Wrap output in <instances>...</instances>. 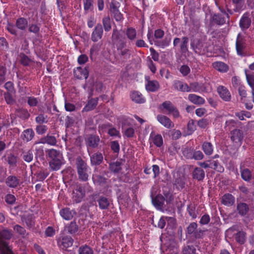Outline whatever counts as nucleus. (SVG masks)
<instances>
[{
    "mask_svg": "<svg viewBox=\"0 0 254 254\" xmlns=\"http://www.w3.org/2000/svg\"><path fill=\"white\" fill-rule=\"evenodd\" d=\"M50 158L49 166L54 171L59 170L64 164V159L62 153L55 149H50L46 151Z\"/></svg>",
    "mask_w": 254,
    "mask_h": 254,
    "instance_id": "nucleus-1",
    "label": "nucleus"
},
{
    "mask_svg": "<svg viewBox=\"0 0 254 254\" xmlns=\"http://www.w3.org/2000/svg\"><path fill=\"white\" fill-rule=\"evenodd\" d=\"M75 165L78 179L82 182L87 181L90 172L86 162L80 156H78L75 159Z\"/></svg>",
    "mask_w": 254,
    "mask_h": 254,
    "instance_id": "nucleus-2",
    "label": "nucleus"
},
{
    "mask_svg": "<svg viewBox=\"0 0 254 254\" xmlns=\"http://www.w3.org/2000/svg\"><path fill=\"white\" fill-rule=\"evenodd\" d=\"M247 45L245 37L241 34H239L236 41V50L238 55L241 57L248 56Z\"/></svg>",
    "mask_w": 254,
    "mask_h": 254,
    "instance_id": "nucleus-3",
    "label": "nucleus"
},
{
    "mask_svg": "<svg viewBox=\"0 0 254 254\" xmlns=\"http://www.w3.org/2000/svg\"><path fill=\"white\" fill-rule=\"evenodd\" d=\"M112 41L116 47L122 45H126L127 40L125 35V32L114 29L112 35Z\"/></svg>",
    "mask_w": 254,
    "mask_h": 254,
    "instance_id": "nucleus-4",
    "label": "nucleus"
},
{
    "mask_svg": "<svg viewBox=\"0 0 254 254\" xmlns=\"http://www.w3.org/2000/svg\"><path fill=\"white\" fill-rule=\"evenodd\" d=\"M190 47L195 53L199 55H204L207 51L206 43L200 39L192 40Z\"/></svg>",
    "mask_w": 254,
    "mask_h": 254,
    "instance_id": "nucleus-5",
    "label": "nucleus"
},
{
    "mask_svg": "<svg viewBox=\"0 0 254 254\" xmlns=\"http://www.w3.org/2000/svg\"><path fill=\"white\" fill-rule=\"evenodd\" d=\"M159 108L166 114L170 115L172 114L174 118H178L179 116V112L177 108L172 104L170 101H166L162 103Z\"/></svg>",
    "mask_w": 254,
    "mask_h": 254,
    "instance_id": "nucleus-6",
    "label": "nucleus"
},
{
    "mask_svg": "<svg viewBox=\"0 0 254 254\" xmlns=\"http://www.w3.org/2000/svg\"><path fill=\"white\" fill-rule=\"evenodd\" d=\"M88 152L90 156V164L92 166H97L102 163L104 160L103 154L97 151L91 153L89 148L88 149Z\"/></svg>",
    "mask_w": 254,
    "mask_h": 254,
    "instance_id": "nucleus-7",
    "label": "nucleus"
},
{
    "mask_svg": "<svg viewBox=\"0 0 254 254\" xmlns=\"http://www.w3.org/2000/svg\"><path fill=\"white\" fill-rule=\"evenodd\" d=\"M108 173L107 171H104L100 174H93L92 180L95 185L101 187L104 186L107 183L108 179L105 177Z\"/></svg>",
    "mask_w": 254,
    "mask_h": 254,
    "instance_id": "nucleus-8",
    "label": "nucleus"
},
{
    "mask_svg": "<svg viewBox=\"0 0 254 254\" xmlns=\"http://www.w3.org/2000/svg\"><path fill=\"white\" fill-rule=\"evenodd\" d=\"M152 202L157 209L164 211L165 208V197L162 194H157L154 197L152 196Z\"/></svg>",
    "mask_w": 254,
    "mask_h": 254,
    "instance_id": "nucleus-9",
    "label": "nucleus"
},
{
    "mask_svg": "<svg viewBox=\"0 0 254 254\" xmlns=\"http://www.w3.org/2000/svg\"><path fill=\"white\" fill-rule=\"evenodd\" d=\"M103 29L100 23H98L94 28L91 34V39L94 42H96L102 38Z\"/></svg>",
    "mask_w": 254,
    "mask_h": 254,
    "instance_id": "nucleus-10",
    "label": "nucleus"
},
{
    "mask_svg": "<svg viewBox=\"0 0 254 254\" xmlns=\"http://www.w3.org/2000/svg\"><path fill=\"white\" fill-rule=\"evenodd\" d=\"M85 195V191L81 185H77L73 191V198L76 203L80 202Z\"/></svg>",
    "mask_w": 254,
    "mask_h": 254,
    "instance_id": "nucleus-11",
    "label": "nucleus"
},
{
    "mask_svg": "<svg viewBox=\"0 0 254 254\" xmlns=\"http://www.w3.org/2000/svg\"><path fill=\"white\" fill-rule=\"evenodd\" d=\"M252 23L250 14L245 13L240 19L239 25L242 31L248 29L251 26Z\"/></svg>",
    "mask_w": 254,
    "mask_h": 254,
    "instance_id": "nucleus-12",
    "label": "nucleus"
},
{
    "mask_svg": "<svg viewBox=\"0 0 254 254\" xmlns=\"http://www.w3.org/2000/svg\"><path fill=\"white\" fill-rule=\"evenodd\" d=\"M100 139L98 135L95 134L89 135L85 140L87 147L95 148L98 146ZM89 148H88V149Z\"/></svg>",
    "mask_w": 254,
    "mask_h": 254,
    "instance_id": "nucleus-13",
    "label": "nucleus"
},
{
    "mask_svg": "<svg viewBox=\"0 0 254 254\" xmlns=\"http://www.w3.org/2000/svg\"><path fill=\"white\" fill-rule=\"evenodd\" d=\"M60 215L65 220H71L76 214L74 209H70L68 207L62 208L60 211Z\"/></svg>",
    "mask_w": 254,
    "mask_h": 254,
    "instance_id": "nucleus-14",
    "label": "nucleus"
},
{
    "mask_svg": "<svg viewBox=\"0 0 254 254\" xmlns=\"http://www.w3.org/2000/svg\"><path fill=\"white\" fill-rule=\"evenodd\" d=\"M157 120L161 125L167 128H172L174 126V124L171 120L165 115H157Z\"/></svg>",
    "mask_w": 254,
    "mask_h": 254,
    "instance_id": "nucleus-15",
    "label": "nucleus"
},
{
    "mask_svg": "<svg viewBox=\"0 0 254 254\" xmlns=\"http://www.w3.org/2000/svg\"><path fill=\"white\" fill-rule=\"evenodd\" d=\"M74 75L78 79H87L89 75L87 67L82 68L81 67H77L74 70Z\"/></svg>",
    "mask_w": 254,
    "mask_h": 254,
    "instance_id": "nucleus-16",
    "label": "nucleus"
},
{
    "mask_svg": "<svg viewBox=\"0 0 254 254\" xmlns=\"http://www.w3.org/2000/svg\"><path fill=\"white\" fill-rule=\"evenodd\" d=\"M57 140L55 136L48 134L46 136L40 138L36 143L48 144L51 146L56 145Z\"/></svg>",
    "mask_w": 254,
    "mask_h": 254,
    "instance_id": "nucleus-17",
    "label": "nucleus"
},
{
    "mask_svg": "<svg viewBox=\"0 0 254 254\" xmlns=\"http://www.w3.org/2000/svg\"><path fill=\"white\" fill-rule=\"evenodd\" d=\"M5 184L11 188H15L20 185V180L16 176L10 175L5 180Z\"/></svg>",
    "mask_w": 254,
    "mask_h": 254,
    "instance_id": "nucleus-18",
    "label": "nucleus"
},
{
    "mask_svg": "<svg viewBox=\"0 0 254 254\" xmlns=\"http://www.w3.org/2000/svg\"><path fill=\"white\" fill-rule=\"evenodd\" d=\"M205 172L202 168L195 167L192 172V177L193 179L201 181L205 177Z\"/></svg>",
    "mask_w": 254,
    "mask_h": 254,
    "instance_id": "nucleus-19",
    "label": "nucleus"
},
{
    "mask_svg": "<svg viewBox=\"0 0 254 254\" xmlns=\"http://www.w3.org/2000/svg\"><path fill=\"white\" fill-rule=\"evenodd\" d=\"M217 91L220 97L225 101L231 100V94L228 90L223 86H219L217 88Z\"/></svg>",
    "mask_w": 254,
    "mask_h": 254,
    "instance_id": "nucleus-20",
    "label": "nucleus"
},
{
    "mask_svg": "<svg viewBox=\"0 0 254 254\" xmlns=\"http://www.w3.org/2000/svg\"><path fill=\"white\" fill-rule=\"evenodd\" d=\"M210 22L219 25H222L226 22V18L221 13H215L212 15Z\"/></svg>",
    "mask_w": 254,
    "mask_h": 254,
    "instance_id": "nucleus-21",
    "label": "nucleus"
},
{
    "mask_svg": "<svg viewBox=\"0 0 254 254\" xmlns=\"http://www.w3.org/2000/svg\"><path fill=\"white\" fill-rule=\"evenodd\" d=\"M235 201V197L230 193H226L221 198V203L227 206H232Z\"/></svg>",
    "mask_w": 254,
    "mask_h": 254,
    "instance_id": "nucleus-22",
    "label": "nucleus"
},
{
    "mask_svg": "<svg viewBox=\"0 0 254 254\" xmlns=\"http://www.w3.org/2000/svg\"><path fill=\"white\" fill-rule=\"evenodd\" d=\"M126 46L127 45L116 47L119 55L124 59H129L130 56V51Z\"/></svg>",
    "mask_w": 254,
    "mask_h": 254,
    "instance_id": "nucleus-23",
    "label": "nucleus"
},
{
    "mask_svg": "<svg viewBox=\"0 0 254 254\" xmlns=\"http://www.w3.org/2000/svg\"><path fill=\"white\" fill-rule=\"evenodd\" d=\"M231 138L235 142H240L243 138V131L239 129H234L231 131Z\"/></svg>",
    "mask_w": 254,
    "mask_h": 254,
    "instance_id": "nucleus-24",
    "label": "nucleus"
},
{
    "mask_svg": "<svg viewBox=\"0 0 254 254\" xmlns=\"http://www.w3.org/2000/svg\"><path fill=\"white\" fill-rule=\"evenodd\" d=\"M173 185L178 190L185 188L186 185V178L184 176H177L173 181Z\"/></svg>",
    "mask_w": 254,
    "mask_h": 254,
    "instance_id": "nucleus-25",
    "label": "nucleus"
},
{
    "mask_svg": "<svg viewBox=\"0 0 254 254\" xmlns=\"http://www.w3.org/2000/svg\"><path fill=\"white\" fill-rule=\"evenodd\" d=\"M237 211L240 215L245 216L249 211V205L245 202H238L237 205Z\"/></svg>",
    "mask_w": 254,
    "mask_h": 254,
    "instance_id": "nucleus-26",
    "label": "nucleus"
},
{
    "mask_svg": "<svg viewBox=\"0 0 254 254\" xmlns=\"http://www.w3.org/2000/svg\"><path fill=\"white\" fill-rule=\"evenodd\" d=\"M241 176L243 180L249 182L253 178V175L251 171L248 168H243L240 166Z\"/></svg>",
    "mask_w": 254,
    "mask_h": 254,
    "instance_id": "nucleus-27",
    "label": "nucleus"
},
{
    "mask_svg": "<svg viewBox=\"0 0 254 254\" xmlns=\"http://www.w3.org/2000/svg\"><path fill=\"white\" fill-rule=\"evenodd\" d=\"M123 163L122 161H117L115 162L110 163L109 166V170L115 174L119 173L122 169V166Z\"/></svg>",
    "mask_w": 254,
    "mask_h": 254,
    "instance_id": "nucleus-28",
    "label": "nucleus"
},
{
    "mask_svg": "<svg viewBox=\"0 0 254 254\" xmlns=\"http://www.w3.org/2000/svg\"><path fill=\"white\" fill-rule=\"evenodd\" d=\"M35 136V133L32 128L24 130L21 135V138L27 142L31 140Z\"/></svg>",
    "mask_w": 254,
    "mask_h": 254,
    "instance_id": "nucleus-29",
    "label": "nucleus"
},
{
    "mask_svg": "<svg viewBox=\"0 0 254 254\" xmlns=\"http://www.w3.org/2000/svg\"><path fill=\"white\" fill-rule=\"evenodd\" d=\"M188 99L195 105H200L205 103V100L202 97L194 94H189Z\"/></svg>",
    "mask_w": 254,
    "mask_h": 254,
    "instance_id": "nucleus-30",
    "label": "nucleus"
},
{
    "mask_svg": "<svg viewBox=\"0 0 254 254\" xmlns=\"http://www.w3.org/2000/svg\"><path fill=\"white\" fill-rule=\"evenodd\" d=\"M150 139L152 142L157 147H161L163 143V140L161 135L157 134H155L153 132L150 134Z\"/></svg>",
    "mask_w": 254,
    "mask_h": 254,
    "instance_id": "nucleus-31",
    "label": "nucleus"
},
{
    "mask_svg": "<svg viewBox=\"0 0 254 254\" xmlns=\"http://www.w3.org/2000/svg\"><path fill=\"white\" fill-rule=\"evenodd\" d=\"M174 88L182 92H190L189 86L185 83L180 81H176L174 85Z\"/></svg>",
    "mask_w": 254,
    "mask_h": 254,
    "instance_id": "nucleus-32",
    "label": "nucleus"
},
{
    "mask_svg": "<svg viewBox=\"0 0 254 254\" xmlns=\"http://www.w3.org/2000/svg\"><path fill=\"white\" fill-rule=\"evenodd\" d=\"M132 100L137 103H143L145 100L142 95L138 91H133L130 95Z\"/></svg>",
    "mask_w": 254,
    "mask_h": 254,
    "instance_id": "nucleus-33",
    "label": "nucleus"
},
{
    "mask_svg": "<svg viewBox=\"0 0 254 254\" xmlns=\"http://www.w3.org/2000/svg\"><path fill=\"white\" fill-rule=\"evenodd\" d=\"M145 86L147 90L155 92L159 89V84L156 80H148Z\"/></svg>",
    "mask_w": 254,
    "mask_h": 254,
    "instance_id": "nucleus-34",
    "label": "nucleus"
},
{
    "mask_svg": "<svg viewBox=\"0 0 254 254\" xmlns=\"http://www.w3.org/2000/svg\"><path fill=\"white\" fill-rule=\"evenodd\" d=\"M99 206L101 209H107L110 205V201L108 198L105 196H100L97 200Z\"/></svg>",
    "mask_w": 254,
    "mask_h": 254,
    "instance_id": "nucleus-35",
    "label": "nucleus"
},
{
    "mask_svg": "<svg viewBox=\"0 0 254 254\" xmlns=\"http://www.w3.org/2000/svg\"><path fill=\"white\" fill-rule=\"evenodd\" d=\"M98 103V98H92L89 100L83 109V111L88 112L95 108Z\"/></svg>",
    "mask_w": 254,
    "mask_h": 254,
    "instance_id": "nucleus-36",
    "label": "nucleus"
},
{
    "mask_svg": "<svg viewBox=\"0 0 254 254\" xmlns=\"http://www.w3.org/2000/svg\"><path fill=\"white\" fill-rule=\"evenodd\" d=\"M215 69L221 72H226L228 70V66L225 63L221 62H216L213 64Z\"/></svg>",
    "mask_w": 254,
    "mask_h": 254,
    "instance_id": "nucleus-37",
    "label": "nucleus"
},
{
    "mask_svg": "<svg viewBox=\"0 0 254 254\" xmlns=\"http://www.w3.org/2000/svg\"><path fill=\"white\" fill-rule=\"evenodd\" d=\"M15 115L24 120L28 119L30 117V114L27 110L23 108L16 109L15 111Z\"/></svg>",
    "mask_w": 254,
    "mask_h": 254,
    "instance_id": "nucleus-38",
    "label": "nucleus"
},
{
    "mask_svg": "<svg viewBox=\"0 0 254 254\" xmlns=\"http://www.w3.org/2000/svg\"><path fill=\"white\" fill-rule=\"evenodd\" d=\"M202 149L206 155H210L213 153V147L210 142L205 141L202 145Z\"/></svg>",
    "mask_w": 254,
    "mask_h": 254,
    "instance_id": "nucleus-39",
    "label": "nucleus"
},
{
    "mask_svg": "<svg viewBox=\"0 0 254 254\" xmlns=\"http://www.w3.org/2000/svg\"><path fill=\"white\" fill-rule=\"evenodd\" d=\"M73 241V239L70 236H64L62 240L61 246H63V249H66L72 245Z\"/></svg>",
    "mask_w": 254,
    "mask_h": 254,
    "instance_id": "nucleus-40",
    "label": "nucleus"
},
{
    "mask_svg": "<svg viewBox=\"0 0 254 254\" xmlns=\"http://www.w3.org/2000/svg\"><path fill=\"white\" fill-rule=\"evenodd\" d=\"M28 24V21L26 19L20 17L18 18L16 21V26L17 28L24 30L26 29Z\"/></svg>",
    "mask_w": 254,
    "mask_h": 254,
    "instance_id": "nucleus-41",
    "label": "nucleus"
},
{
    "mask_svg": "<svg viewBox=\"0 0 254 254\" xmlns=\"http://www.w3.org/2000/svg\"><path fill=\"white\" fill-rule=\"evenodd\" d=\"M112 22V20L109 16H105L103 18L102 23L105 31L108 32L111 29Z\"/></svg>",
    "mask_w": 254,
    "mask_h": 254,
    "instance_id": "nucleus-42",
    "label": "nucleus"
},
{
    "mask_svg": "<svg viewBox=\"0 0 254 254\" xmlns=\"http://www.w3.org/2000/svg\"><path fill=\"white\" fill-rule=\"evenodd\" d=\"M189 43V38L187 37H183L182 42L180 44V51L182 53L186 54L188 52V45Z\"/></svg>",
    "mask_w": 254,
    "mask_h": 254,
    "instance_id": "nucleus-43",
    "label": "nucleus"
},
{
    "mask_svg": "<svg viewBox=\"0 0 254 254\" xmlns=\"http://www.w3.org/2000/svg\"><path fill=\"white\" fill-rule=\"evenodd\" d=\"M193 148L191 147L186 146L182 148V153L184 156L188 159H191Z\"/></svg>",
    "mask_w": 254,
    "mask_h": 254,
    "instance_id": "nucleus-44",
    "label": "nucleus"
},
{
    "mask_svg": "<svg viewBox=\"0 0 254 254\" xmlns=\"http://www.w3.org/2000/svg\"><path fill=\"white\" fill-rule=\"evenodd\" d=\"M127 38L130 41L134 40L136 37V31L132 27H128L125 32Z\"/></svg>",
    "mask_w": 254,
    "mask_h": 254,
    "instance_id": "nucleus-45",
    "label": "nucleus"
},
{
    "mask_svg": "<svg viewBox=\"0 0 254 254\" xmlns=\"http://www.w3.org/2000/svg\"><path fill=\"white\" fill-rule=\"evenodd\" d=\"M182 254H196V249L193 245L184 246L182 249Z\"/></svg>",
    "mask_w": 254,
    "mask_h": 254,
    "instance_id": "nucleus-46",
    "label": "nucleus"
},
{
    "mask_svg": "<svg viewBox=\"0 0 254 254\" xmlns=\"http://www.w3.org/2000/svg\"><path fill=\"white\" fill-rule=\"evenodd\" d=\"M22 221L25 222L27 226L29 228H31L35 224L34 217L31 215L22 217Z\"/></svg>",
    "mask_w": 254,
    "mask_h": 254,
    "instance_id": "nucleus-47",
    "label": "nucleus"
},
{
    "mask_svg": "<svg viewBox=\"0 0 254 254\" xmlns=\"http://www.w3.org/2000/svg\"><path fill=\"white\" fill-rule=\"evenodd\" d=\"M3 96L7 104L9 105H12L15 103V100L13 98L12 94L10 92H4Z\"/></svg>",
    "mask_w": 254,
    "mask_h": 254,
    "instance_id": "nucleus-48",
    "label": "nucleus"
},
{
    "mask_svg": "<svg viewBox=\"0 0 254 254\" xmlns=\"http://www.w3.org/2000/svg\"><path fill=\"white\" fill-rule=\"evenodd\" d=\"M22 158L27 162H30L33 159V150H29L26 152H24L22 154Z\"/></svg>",
    "mask_w": 254,
    "mask_h": 254,
    "instance_id": "nucleus-49",
    "label": "nucleus"
},
{
    "mask_svg": "<svg viewBox=\"0 0 254 254\" xmlns=\"http://www.w3.org/2000/svg\"><path fill=\"white\" fill-rule=\"evenodd\" d=\"M6 68L5 65H0V85L6 80Z\"/></svg>",
    "mask_w": 254,
    "mask_h": 254,
    "instance_id": "nucleus-50",
    "label": "nucleus"
},
{
    "mask_svg": "<svg viewBox=\"0 0 254 254\" xmlns=\"http://www.w3.org/2000/svg\"><path fill=\"white\" fill-rule=\"evenodd\" d=\"M191 159H194L196 161L202 160L204 155L200 150H196L193 149Z\"/></svg>",
    "mask_w": 254,
    "mask_h": 254,
    "instance_id": "nucleus-51",
    "label": "nucleus"
},
{
    "mask_svg": "<svg viewBox=\"0 0 254 254\" xmlns=\"http://www.w3.org/2000/svg\"><path fill=\"white\" fill-rule=\"evenodd\" d=\"M12 234L11 231L7 229H4L0 232V237L2 239L10 240Z\"/></svg>",
    "mask_w": 254,
    "mask_h": 254,
    "instance_id": "nucleus-52",
    "label": "nucleus"
},
{
    "mask_svg": "<svg viewBox=\"0 0 254 254\" xmlns=\"http://www.w3.org/2000/svg\"><path fill=\"white\" fill-rule=\"evenodd\" d=\"M246 233L243 231L238 232L236 235V240L240 244H244L246 241Z\"/></svg>",
    "mask_w": 254,
    "mask_h": 254,
    "instance_id": "nucleus-53",
    "label": "nucleus"
},
{
    "mask_svg": "<svg viewBox=\"0 0 254 254\" xmlns=\"http://www.w3.org/2000/svg\"><path fill=\"white\" fill-rule=\"evenodd\" d=\"M246 78L249 85L252 88V96H254V75L246 73Z\"/></svg>",
    "mask_w": 254,
    "mask_h": 254,
    "instance_id": "nucleus-54",
    "label": "nucleus"
},
{
    "mask_svg": "<svg viewBox=\"0 0 254 254\" xmlns=\"http://www.w3.org/2000/svg\"><path fill=\"white\" fill-rule=\"evenodd\" d=\"M68 233L74 234L78 231V226L75 222H71L68 226L67 227V230Z\"/></svg>",
    "mask_w": 254,
    "mask_h": 254,
    "instance_id": "nucleus-55",
    "label": "nucleus"
},
{
    "mask_svg": "<svg viewBox=\"0 0 254 254\" xmlns=\"http://www.w3.org/2000/svg\"><path fill=\"white\" fill-rule=\"evenodd\" d=\"M20 60L21 64L24 66L29 65L31 62V60L24 54H20L19 55Z\"/></svg>",
    "mask_w": 254,
    "mask_h": 254,
    "instance_id": "nucleus-56",
    "label": "nucleus"
},
{
    "mask_svg": "<svg viewBox=\"0 0 254 254\" xmlns=\"http://www.w3.org/2000/svg\"><path fill=\"white\" fill-rule=\"evenodd\" d=\"M84 9L86 12L93 8V0H83Z\"/></svg>",
    "mask_w": 254,
    "mask_h": 254,
    "instance_id": "nucleus-57",
    "label": "nucleus"
},
{
    "mask_svg": "<svg viewBox=\"0 0 254 254\" xmlns=\"http://www.w3.org/2000/svg\"><path fill=\"white\" fill-rule=\"evenodd\" d=\"M49 174L47 172L44 171H39L37 172L35 175L36 177V181L43 182L48 176Z\"/></svg>",
    "mask_w": 254,
    "mask_h": 254,
    "instance_id": "nucleus-58",
    "label": "nucleus"
},
{
    "mask_svg": "<svg viewBox=\"0 0 254 254\" xmlns=\"http://www.w3.org/2000/svg\"><path fill=\"white\" fill-rule=\"evenodd\" d=\"M79 254H93L92 249L87 246L80 247L78 250Z\"/></svg>",
    "mask_w": 254,
    "mask_h": 254,
    "instance_id": "nucleus-59",
    "label": "nucleus"
},
{
    "mask_svg": "<svg viewBox=\"0 0 254 254\" xmlns=\"http://www.w3.org/2000/svg\"><path fill=\"white\" fill-rule=\"evenodd\" d=\"M163 194L167 203H171L173 201L174 196L171 192L169 191H164Z\"/></svg>",
    "mask_w": 254,
    "mask_h": 254,
    "instance_id": "nucleus-60",
    "label": "nucleus"
},
{
    "mask_svg": "<svg viewBox=\"0 0 254 254\" xmlns=\"http://www.w3.org/2000/svg\"><path fill=\"white\" fill-rule=\"evenodd\" d=\"M208 162H210V168L213 169L214 170H217L219 172H221L222 170H223L224 169L220 166L219 163L217 161H208Z\"/></svg>",
    "mask_w": 254,
    "mask_h": 254,
    "instance_id": "nucleus-61",
    "label": "nucleus"
},
{
    "mask_svg": "<svg viewBox=\"0 0 254 254\" xmlns=\"http://www.w3.org/2000/svg\"><path fill=\"white\" fill-rule=\"evenodd\" d=\"M7 162L12 166H15L17 163V157L12 154H10L7 157Z\"/></svg>",
    "mask_w": 254,
    "mask_h": 254,
    "instance_id": "nucleus-62",
    "label": "nucleus"
},
{
    "mask_svg": "<svg viewBox=\"0 0 254 254\" xmlns=\"http://www.w3.org/2000/svg\"><path fill=\"white\" fill-rule=\"evenodd\" d=\"M8 47V44L6 39L3 37H0V51H5Z\"/></svg>",
    "mask_w": 254,
    "mask_h": 254,
    "instance_id": "nucleus-63",
    "label": "nucleus"
},
{
    "mask_svg": "<svg viewBox=\"0 0 254 254\" xmlns=\"http://www.w3.org/2000/svg\"><path fill=\"white\" fill-rule=\"evenodd\" d=\"M120 3L117 1L113 0L110 4V10L111 13L119 10Z\"/></svg>",
    "mask_w": 254,
    "mask_h": 254,
    "instance_id": "nucleus-64",
    "label": "nucleus"
}]
</instances>
